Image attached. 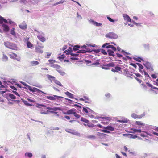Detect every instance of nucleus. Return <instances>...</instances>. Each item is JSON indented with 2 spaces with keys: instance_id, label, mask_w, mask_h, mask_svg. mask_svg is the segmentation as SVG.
Segmentation results:
<instances>
[{
  "instance_id": "f257e3e1",
  "label": "nucleus",
  "mask_w": 158,
  "mask_h": 158,
  "mask_svg": "<svg viewBox=\"0 0 158 158\" xmlns=\"http://www.w3.org/2000/svg\"><path fill=\"white\" fill-rule=\"evenodd\" d=\"M20 83L22 84L24 86L27 87L29 91L32 92H37L38 93H42L43 94H47L43 91L38 89L35 88V87H32L31 86L28 85L25 83L23 82V81H21Z\"/></svg>"
},
{
  "instance_id": "f03ea898",
  "label": "nucleus",
  "mask_w": 158,
  "mask_h": 158,
  "mask_svg": "<svg viewBox=\"0 0 158 158\" xmlns=\"http://www.w3.org/2000/svg\"><path fill=\"white\" fill-rule=\"evenodd\" d=\"M4 45L6 47L8 48L14 50H17L18 47L17 45L12 43L8 41L5 42L4 43Z\"/></svg>"
},
{
  "instance_id": "7ed1b4c3",
  "label": "nucleus",
  "mask_w": 158,
  "mask_h": 158,
  "mask_svg": "<svg viewBox=\"0 0 158 158\" xmlns=\"http://www.w3.org/2000/svg\"><path fill=\"white\" fill-rule=\"evenodd\" d=\"M143 64L150 72L154 71L153 65L150 62L148 61H145Z\"/></svg>"
},
{
  "instance_id": "20e7f679",
  "label": "nucleus",
  "mask_w": 158,
  "mask_h": 158,
  "mask_svg": "<svg viewBox=\"0 0 158 158\" xmlns=\"http://www.w3.org/2000/svg\"><path fill=\"white\" fill-rule=\"evenodd\" d=\"M46 97L47 99L51 100H55L57 99V102H58V100L59 101H62V100L61 99L64 98L63 97L56 95H53L51 96H47Z\"/></svg>"
},
{
  "instance_id": "39448f33",
  "label": "nucleus",
  "mask_w": 158,
  "mask_h": 158,
  "mask_svg": "<svg viewBox=\"0 0 158 158\" xmlns=\"http://www.w3.org/2000/svg\"><path fill=\"white\" fill-rule=\"evenodd\" d=\"M103 129V130H101V131L107 133H110V132L109 131H113L114 130V128L110 125L106 127H104Z\"/></svg>"
},
{
  "instance_id": "423d86ee",
  "label": "nucleus",
  "mask_w": 158,
  "mask_h": 158,
  "mask_svg": "<svg viewBox=\"0 0 158 158\" xmlns=\"http://www.w3.org/2000/svg\"><path fill=\"white\" fill-rule=\"evenodd\" d=\"M105 36L110 39H116L118 38V35L114 32H109L106 34Z\"/></svg>"
},
{
  "instance_id": "0eeeda50",
  "label": "nucleus",
  "mask_w": 158,
  "mask_h": 158,
  "mask_svg": "<svg viewBox=\"0 0 158 158\" xmlns=\"http://www.w3.org/2000/svg\"><path fill=\"white\" fill-rule=\"evenodd\" d=\"M65 131L67 132L70 133L73 135L78 136H80V134L79 133H78L77 131L69 129H66L65 130Z\"/></svg>"
},
{
  "instance_id": "6e6552de",
  "label": "nucleus",
  "mask_w": 158,
  "mask_h": 158,
  "mask_svg": "<svg viewBox=\"0 0 158 158\" xmlns=\"http://www.w3.org/2000/svg\"><path fill=\"white\" fill-rule=\"evenodd\" d=\"M145 115V114L143 113L140 115H138L135 113H133L131 115V117L134 119L139 118L140 119Z\"/></svg>"
},
{
  "instance_id": "1a4fd4ad",
  "label": "nucleus",
  "mask_w": 158,
  "mask_h": 158,
  "mask_svg": "<svg viewBox=\"0 0 158 158\" xmlns=\"http://www.w3.org/2000/svg\"><path fill=\"white\" fill-rule=\"evenodd\" d=\"M46 108L47 109L52 110V111H56L58 110L62 111V110L61 107H46Z\"/></svg>"
},
{
  "instance_id": "9d476101",
  "label": "nucleus",
  "mask_w": 158,
  "mask_h": 158,
  "mask_svg": "<svg viewBox=\"0 0 158 158\" xmlns=\"http://www.w3.org/2000/svg\"><path fill=\"white\" fill-rule=\"evenodd\" d=\"M40 34H39L37 36L38 39L42 42H44L46 40L45 38L43 37L44 34L42 32H41Z\"/></svg>"
},
{
  "instance_id": "9b49d317",
  "label": "nucleus",
  "mask_w": 158,
  "mask_h": 158,
  "mask_svg": "<svg viewBox=\"0 0 158 158\" xmlns=\"http://www.w3.org/2000/svg\"><path fill=\"white\" fill-rule=\"evenodd\" d=\"M89 22L90 23L96 26H100L102 25V24L101 23L97 22L95 21H94V20L92 19H90L89 20Z\"/></svg>"
},
{
  "instance_id": "f8f14e48",
  "label": "nucleus",
  "mask_w": 158,
  "mask_h": 158,
  "mask_svg": "<svg viewBox=\"0 0 158 158\" xmlns=\"http://www.w3.org/2000/svg\"><path fill=\"white\" fill-rule=\"evenodd\" d=\"M123 135L124 136L128 137L130 138L135 139L138 137L136 135L128 133L123 134Z\"/></svg>"
},
{
  "instance_id": "ddd939ff",
  "label": "nucleus",
  "mask_w": 158,
  "mask_h": 158,
  "mask_svg": "<svg viewBox=\"0 0 158 158\" xmlns=\"http://www.w3.org/2000/svg\"><path fill=\"white\" fill-rule=\"evenodd\" d=\"M123 16L125 20L128 22H131V19L127 14H123Z\"/></svg>"
},
{
  "instance_id": "4468645a",
  "label": "nucleus",
  "mask_w": 158,
  "mask_h": 158,
  "mask_svg": "<svg viewBox=\"0 0 158 158\" xmlns=\"http://www.w3.org/2000/svg\"><path fill=\"white\" fill-rule=\"evenodd\" d=\"M3 28V30L6 32H8L10 30V28L8 25L5 24H2L1 25Z\"/></svg>"
},
{
  "instance_id": "2eb2a0df",
  "label": "nucleus",
  "mask_w": 158,
  "mask_h": 158,
  "mask_svg": "<svg viewBox=\"0 0 158 158\" xmlns=\"http://www.w3.org/2000/svg\"><path fill=\"white\" fill-rule=\"evenodd\" d=\"M0 93L2 94V96L6 98L7 100H9V93H5V92L4 91H0Z\"/></svg>"
},
{
  "instance_id": "dca6fc26",
  "label": "nucleus",
  "mask_w": 158,
  "mask_h": 158,
  "mask_svg": "<svg viewBox=\"0 0 158 158\" xmlns=\"http://www.w3.org/2000/svg\"><path fill=\"white\" fill-rule=\"evenodd\" d=\"M27 26L25 22H23L21 24L19 25V27L22 30H25L27 28Z\"/></svg>"
},
{
  "instance_id": "f3484780",
  "label": "nucleus",
  "mask_w": 158,
  "mask_h": 158,
  "mask_svg": "<svg viewBox=\"0 0 158 158\" xmlns=\"http://www.w3.org/2000/svg\"><path fill=\"white\" fill-rule=\"evenodd\" d=\"M3 23H8V21L6 19H5L3 17L0 16V24H3Z\"/></svg>"
},
{
  "instance_id": "a211bd4d",
  "label": "nucleus",
  "mask_w": 158,
  "mask_h": 158,
  "mask_svg": "<svg viewBox=\"0 0 158 158\" xmlns=\"http://www.w3.org/2000/svg\"><path fill=\"white\" fill-rule=\"evenodd\" d=\"M91 51L90 50H80L78 51L77 52V53H82L83 54L85 53L86 52L88 53H90L91 52Z\"/></svg>"
},
{
  "instance_id": "6ab92c4d",
  "label": "nucleus",
  "mask_w": 158,
  "mask_h": 158,
  "mask_svg": "<svg viewBox=\"0 0 158 158\" xmlns=\"http://www.w3.org/2000/svg\"><path fill=\"white\" fill-rule=\"evenodd\" d=\"M65 94L68 96V97L72 99L74 98V95L72 93L69 92L68 91H67L65 93Z\"/></svg>"
},
{
  "instance_id": "aec40b11",
  "label": "nucleus",
  "mask_w": 158,
  "mask_h": 158,
  "mask_svg": "<svg viewBox=\"0 0 158 158\" xmlns=\"http://www.w3.org/2000/svg\"><path fill=\"white\" fill-rule=\"evenodd\" d=\"M76 110L74 108L70 109L67 111V114H68V115H70L71 114H74V113H75Z\"/></svg>"
},
{
  "instance_id": "412c9836",
  "label": "nucleus",
  "mask_w": 158,
  "mask_h": 158,
  "mask_svg": "<svg viewBox=\"0 0 158 158\" xmlns=\"http://www.w3.org/2000/svg\"><path fill=\"white\" fill-rule=\"evenodd\" d=\"M46 76L52 82V80L53 81H54V80L56 79V78L50 75L49 74H47L46 75Z\"/></svg>"
},
{
  "instance_id": "4be33fe9",
  "label": "nucleus",
  "mask_w": 158,
  "mask_h": 158,
  "mask_svg": "<svg viewBox=\"0 0 158 158\" xmlns=\"http://www.w3.org/2000/svg\"><path fill=\"white\" fill-rule=\"evenodd\" d=\"M107 51L109 56H111L114 57L115 56V55L114 54V52L113 51L110 49H108Z\"/></svg>"
},
{
  "instance_id": "5701e85b",
  "label": "nucleus",
  "mask_w": 158,
  "mask_h": 158,
  "mask_svg": "<svg viewBox=\"0 0 158 158\" xmlns=\"http://www.w3.org/2000/svg\"><path fill=\"white\" fill-rule=\"evenodd\" d=\"M35 52L39 53L41 54L43 52V51L42 49L36 47H35Z\"/></svg>"
},
{
  "instance_id": "b1692460",
  "label": "nucleus",
  "mask_w": 158,
  "mask_h": 158,
  "mask_svg": "<svg viewBox=\"0 0 158 158\" xmlns=\"http://www.w3.org/2000/svg\"><path fill=\"white\" fill-rule=\"evenodd\" d=\"M106 135L103 133L100 132H98L97 133V135L98 136H99L100 138H103L105 137V136Z\"/></svg>"
},
{
  "instance_id": "393cba45",
  "label": "nucleus",
  "mask_w": 158,
  "mask_h": 158,
  "mask_svg": "<svg viewBox=\"0 0 158 158\" xmlns=\"http://www.w3.org/2000/svg\"><path fill=\"white\" fill-rule=\"evenodd\" d=\"M77 103L80 104L81 106L78 104H75L74 105V106L76 108H77L78 110H80V109L82 108V107L83 106V105L78 103Z\"/></svg>"
},
{
  "instance_id": "a878e982",
  "label": "nucleus",
  "mask_w": 158,
  "mask_h": 158,
  "mask_svg": "<svg viewBox=\"0 0 158 158\" xmlns=\"http://www.w3.org/2000/svg\"><path fill=\"white\" fill-rule=\"evenodd\" d=\"M30 64L32 66H35L39 64V63L36 61H32L30 62Z\"/></svg>"
},
{
  "instance_id": "bb28decb",
  "label": "nucleus",
  "mask_w": 158,
  "mask_h": 158,
  "mask_svg": "<svg viewBox=\"0 0 158 158\" xmlns=\"http://www.w3.org/2000/svg\"><path fill=\"white\" fill-rule=\"evenodd\" d=\"M39 1V0H29L30 4H37Z\"/></svg>"
},
{
  "instance_id": "cd10ccee",
  "label": "nucleus",
  "mask_w": 158,
  "mask_h": 158,
  "mask_svg": "<svg viewBox=\"0 0 158 158\" xmlns=\"http://www.w3.org/2000/svg\"><path fill=\"white\" fill-rule=\"evenodd\" d=\"M8 60L7 56L5 54H3L2 58V60L3 61H6Z\"/></svg>"
},
{
  "instance_id": "c85d7f7f",
  "label": "nucleus",
  "mask_w": 158,
  "mask_h": 158,
  "mask_svg": "<svg viewBox=\"0 0 158 158\" xmlns=\"http://www.w3.org/2000/svg\"><path fill=\"white\" fill-rule=\"evenodd\" d=\"M50 66L54 68H56L57 69H59L60 68V65L56 64H52L51 65H50Z\"/></svg>"
},
{
  "instance_id": "c756f323",
  "label": "nucleus",
  "mask_w": 158,
  "mask_h": 158,
  "mask_svg": "<svg viewBox=\"0 0 158 158\" xmlns=\"http://www.w3.org/2000/svg\"><path fill=\"white\" fill-rule=\"evenodd\" d=\"M103 66L106 67H114L115 65L113 62H110L107 64H104Z\"/></svg>"
},
{
  "instance_id": "7c9ffc66",
  "label": "nucleus",
  "mask_w": 158,
  "mask_h": 158,
  "mask_svg": "<svg viewBox=\"0 0 158 158\" xmlns=\"http://www.w3.org/2000/svg\"><path fill=\"white\" fill-rule=\"evenodd\" d=\"M133 59L136 61L140 62H141V60L144 61L140 57H138V58L133 57Z\"/></svg>"
},
{
  "instance_id": "2f4dec72",
  "label": "nucleus",
  "mask_w": 158,
  "mask_h": 158,
  "mask_svg": "<svg viewBox=\"0 0 158 158\" xmlns=\"http://www.w3.org/2000/svg\"><path fill=\"white\" fill-rule=\"evenodd\" d=\"M80 47V46L78 45H74L73 48V49L75 51L78 50L79 48Z\"/></svg>"
},
{
  "instance_id": "473e14b6",
  "label": "nucleus",
  "mask_w": 158,
  "mask_h": 158,
  "mask_svg": "<svg viewBox=\"0 0 158 158\" xmlns=\"http://www.w3.org/2000/svg\"><path fill=\"white\" fill-rule=\"evenodd\" d=\"M32 154L30 152H26L25 154V156H27L29 158H31L32 156Z\"/></svg>"
},
{
  "instance_id": "72a5a7b5",
  "label": "nucleus",
  "mask_w": 158,
  "mask_h": 158,
  "mask_svg": "<svg viewBox=\"0 0 158 158\" xmlns=\"http://www.w3.org/2000/svg\"><path fill=\"white\" fill-rule=\"evenodd\" d=\"M15 29L14 28H13L12 29H11V30L10 33L13 35L15 37L16 36V34L15 31Z\"/></svg>"
},
{
  "instance_id": "f704fd0d",
  "label": "nucleus",
  "mask_w": 158,
  "mask_h": 158,
  "mask_svg": "<svg viewBox=\"0 0 158 158\" xmlns=\"http://www.w3.org/2000/svg\"><path fill=\"white\" fill-rule=\"evenodd\" d=\"M20 2L23 3L24 4H26L27 3L30 4L29 0H21Z\"/></svg>"
},
{
  "instance_id": "c9c22d12",
  "label": "nucleus",
  "mask_w": 158,
  "mask_h": 158,
  "mask_svg": "<svg viewBox=\"0 0 158 158\" xmlns=\"http://www.w3.org/2000/svg\"><path fill=\"white\" fill-rule=\"evenodd\" d=\"M27 47L29 48H31L32 46V44L29 41H27Z\"/></svg>"
},
{
  "instance_id": "e433bc0d",
  "label": "nucleus",
  "mask_w": 158,
  "mask_h": 158,
  "mask_svg": "<svg viewBox=\"0 0 158 158\" xmlns=\"http://www.w3.org/2000/svg\"><path fill=\"white\" fill-rule=\"evenodd\" d=\"M135 124L137 125H139H139L144 126V124H145L144 123H142L140 121H136V122H135Z\"/></svg>"
},
{
  "instance_id": "4c0bfd02",
  "label": "nucleus",
  "mask_w": 158,
  "mask_h": 158,
  "mask_svg": "<svg viewBox=\"0 0 158 158\" xmlns=\"http://www.w3.org/2000/svg\"><path fill=\"white\" fill-rule=\"evenodd\" d=\"M10 57L14 59H15V57H17V55L15 53H13L12 54H10Z\"/></svg>"
},
{
  "instance_id": "58836bf2",
  "label": "nucleus",
  "mask_w": 158,
  "mask_h": 158,
  "mask_svg": "<svg viewBox=\"0 0 158 158\" xmlns=\"http://www.w3.org/2000/svg\"><path fill=\"white\" fill-rule=\"evenodd\" d=\"M89 108L86 107H83V111L85 112L87 114L89 111Z\"/></svg>"
},
{
  "instance_id": "ea45409f",
  "label": "nucleus",
  "mask_w": 158,
  "mask_h": 158,
  "mask_svg": "<svg viewBox=\"0 0 158 158\" xmlns=\"http://www.w3.org/2000/svg\"><path fill=\"white\" fill-rule=\"evenodd\" d=\"M53 82L56 84L58 85L59 86H63L61 83L58 81L56 80V79L54 80Z\"/></svg>"
},
{
  "instance_id": "a19ab883",
  "label": "nucleus",
  "mask_w": 158,
  "mask_h": 158,
  "mask_svg": "<svg viewBox=\"0 0 158 158\" xmlns=\"http://www.w3.org/2000/svg\"><path fill=\"white\" fill-rule=\"evenodd\" d=\"M143 46L145 49L149 50V44L148 43L144 44Z\"/></svg>"
},
{
  "instance_id": "79ce46f5",
  "label": "nucleus",
  "mask_w": 158,
  "mask_h": 158,
  "mask_svg": "<svg viewBox=\"0 0 158 158\" xmlns=\"http://www.w3.org/2000/svg\"><path fill=\"white\" fill-rule=\"evenodd\" d=\"M134 77L139 83H140L141 82V79H142L143 78H140L139 77H137L135 76H134Z\"/></svg>"
},
{
  "instance_id": "37998d69",
  "label": "nucleus",
  "mask_w": 158,
  "mask_h": 158,
  "mask_svg": "<svg viewBox=\"0 0 158 158\" xmlns=\"http://www.w3.org/2000/svg\"><path fill=\"white\" fill-rule=\"evenodd\" d=\"M143 72L146 78L147 79H148V78L149 79L151 78L150 77L147 72H146L145 70H143Z\"/></svg>"
},
{
  "instance_id": "c03bdc74",
  "label": "nucleus",
  "mask_w": 158,
  "mask_h": 158,
  "mask_svg": "<svg viewBox=\"0 0 158 158\" xmlns=\"http://www.w3.org/2000/svg\"><path fill=\"white\" fill-rule=\"evenodd\" d=\"M9 98H10L11 99H15L16 98V97L12 94L10 93Z\"/></svg>"
},
{
  "instance_id": "a18cd8bd",
  "label": "nucleus",
  "mask_w": 158,
  "mask_h": 158,
  "mask_svg": "<svg viewBox=\"0 0 158 158\" xmlns=\"http://www.w3.org/2000/svg\"><path fill=\"white\" fill-rule=\"evenodd\" d=\"M56 70L62 76H64L65 74V73L64 72L60 70L57 69Z\"/></svg>"
},
{
  "instance_id": "49530a36",
  "label": "nucleus",
  "mask_w": 158,
  "mask_h": 158,
  "mask_svg": "<svg viewBox=\"0 0 158 158\" xmlns=\"http://www.w3.org/2000/svg\"><path fill=\"white\" fill-rule=\"evenodd\" d=\"M134 74L137 77L139 78H143V76L141 75L140 74L138 73H134Z\"/></svg>"
},
{
  "instance_id": "de8ad7c7",
  "label": "nucleus",
  "mask_w": 158,
  "mask_h": 158,
  "mask_svg": "<svg viewBox=\"0 0 158 158\" xmlns=\"http://www.w3.org/2000/svg\"><path fill=\"white\" fill-rule=\"evenodd\" d=\"M23 102L26 105L31 106H32V104L28 102L27 101H23Z\"/></svg>"
},
{
  "instance_id": "09e8293b",
  "label": "nucleus",
  "mask_w": 158,
  "mask_h": 158,
  "mask_svg": "<svg viewBox=\"0 0 158 158\" xmlns=\"http://www.w3.org/2000/svg\"><path fill=\"white\" fill-rule=\"evenodd\" d=\"M81 120L85 123H88L89 122V121L88 120L85 118H83V117H81Z\"/></svg>"
},
{
  "instance_id": "8fccbe9b",
  "label": "nucleus",
  "mask_w": 158,
  "mask_h": 158,
  "mask_svg": "<svg viewBox=\"0 0 158 158\" xmlns=\"http://www.w3.org/2000/svg\"><path fill=\"white\" fill-rule=\"evenodd\" d=\"M91 51V52H94L95 53H98L100 52V49H93L90 50Z\"/></svg>"
},
{
  "instance_id": "3c124183",
  "label": "nucleus",
  "mask_w": 158,
  "mask_h": 158,
  "mask_svg": "<svg viewBox=\"0 0 158 158\" xmlns=\"http://www.w3.org/2000/svg\"><path fill=\"white\" fill-rule=\"evenodd\" d=\"M100 52L102 54H103L104 55H107V52L104 49H101Z\"/></svg>"
},
{
  "instance_id": "603ef678",
  "label": "nucleus",
  "mask_w": 158,
  "mask_h": 158,
  "mask_svg": "<svg viewBox=\"0 0 158 158\" xmlns=\"http://www.w3.org/2000/svg\"><path fill=\"white\" fill-rule=\"evenodd\" d=\"M114 68L115 69H116V70L117 71V72H118V71H120L121 70V68L118 66H116Z\"/></svg>"
},
{
  "instance_id": "864d4df0",
  "label": "nucleus",
  "mask_w": 158,
  "mask_h": 158,
  "mask_svg": "<svg viewBox=\"0 0 158 158\" xmlns=\"http://www.w3.org/2000/svg\"><path fill=\"white\" fill-rule=\"evenodd\" d=\"M107 18L111 22H114L115 21V20H114L113 19H112L109 16H107Z\"/></svg>"
},
{
  "instance_id": "5fc2aeb1",
  "label": "nucleus",
  "mask_w": 158,
  "mask_h": 158,
  "mask_svg": "<svg viewBox=\"0 0 158 158\" xmlns=\"http://www.w3.org/2000/svg\"><path fill=\"white\" fill-rule=\"evenodd\" d=\"M48 61L51 64L50 65H51L52 64H54L53 63L56 62V61L50 59L48 60Z\"/></svg>"
},
{
  "instance_id": "6e6d98bb",
  "label": "nucleus",
  "mask_w": 158,
  "mask_h": 158,
  "mask_svg": "<svg viewBox=\"0 0 158 158\" xmlns=\"http://www.w3.org/2000/svg\"><path fill=\"white\" fill-rule=\"evenodd\" d=\"M136 64L139 66V68H141V69H143V66L139 63H136Z\"/></svg>"
},
{
  "instance_id": "4d7b16f0",
  "label": "nucleus",
  "mask_w": 158,
  "mask_h": 158,
  "mask_svg": "<svg viewBox=\"0 0 158 158\" xmlns=\"http://www.w3.org/2000/svg\"><path fill=\"white\" fill-rule=\"evenodd\" d=\"M110 44V43H105L102 46V48H106V46H108V45H109Z\"/></svg>"
},
{
  "instance_id": "13d9d810",
  "label": "nucleus",
  "mask_w": 158,
  "mask_h": 158,
  "mask_svg": "<svg viewBox=\"0 0 158 158\" xmlns=\"http://www.w3.org/2000/svg\"><path fill=\"white\" fill-rule=\"evenodd\" d=\"M131 130L132 131L130 132L132 133H135L137 132V129L135 128H131Z\"/></svg>"
},
{
  "instance_id": "bf43d9fd",
  "label": "nucleus",
  "mask_w": 158,
  "mask_h": 158,
  "mask_svg": "<svg viewBox=\"0 0 158 158\" xmlns=\"http://www.w3.org/2000/svg\"><path fill=\"white\" fill-rule=\"evenodd\" d=\"M73 115L74 116H75L77 119L79 118L80 117V115L77 114L76 112L74 113Z\"/></svg>"
},
{
  "instance_id": "052dcab7",
  "label": "nucleus",
  "mask_w": 158,
  "mask_h": 158,
  "mask_svg": "<svg viewBox=\"0 0 158 158\" xmlns=\"http://www.w3.org/2000/svg\"><path fill=\"white\" fill-rule=\"evenodd\" d=\"M88 137L89 138H90V139H96V137L95 136L91 135H89L88 136Z\"/></svg>"
},
{
  "instance_id": "680f3d73",
  "label": "nucleus",
  "mask_w": 158,
  "mask_h": 158,
  "mask_svg": "<svg viewBox=\"0 0 158 158\" xmlns=\"http://www.w3.org/2000/svg\"><path fill=\"white\" fill-rule=\"evenodd\" d=\"M101 118L103 119L106 120H110V118L108 117H104Z\"/></svg>"
},
{
  "instance_id": "e2e57ef3",
  "label": "nucleus",
  "mask_w": 158,
  "mask_h": 158,
  "mask_svg": "<svg viewBox=\"0 0 158 158\" xmlns=\"http://www.w3.org/2000/svg\"><path fill=\"white\" fill-rule=\"evenodd\" d=\"M77 18H78L79 19H82V17L79 14L78 12H77Z\"/></svg>"
},
{
  "instance_id": "0e129e2a",
  "label": "nucleus",
  "mask_w": 158,
  "mask_h": 158,
  "mask_svg": "<svg viewBox=\"0 0 158 158\" xmlns=\"http://www.w3.org/2000/svg\"><path fill=\"white\" fill-rule=\"evenodd\" d=\"M70 55L72 56H73L74 57H76L78 55L77 53H73L72 52H71L70 53Z\"/></svg>"
},
{
  "instance_id": "69168bd1",
  "label": "nucleus",
  "mask_w": 158,
  "mask_h": 158,
  "mask_svg": "<svg viewBox=\"0 0 158 158\" xmlns=\"http://www.w3.org/2000/svg\"><path fill=\"white\" fill-rule=\"evenodd\" d=\"M26 135H27L28 139L31 141V138H30L31 133H28Z\"/></svg>"
},
{
  "instance_id": "338daca9",
  "label": "nucleus",
  "mask_w": 158,
  "mask_h": 158,
  "mask_svg": "<svg viewBox=\"0 0 158 158\" xmlns=\"http://www.w3.org/2000/svg\"><path fill=\"white\" fill-rule=\"evenodd\" d=\"M111 48L114 51H116L117 50V49L116 47H114V46L112 45H111Z\"/></svg>"
},
{
  "instance_id": "774afa93",
  "label": "nucleus",
  "mask_w": 158,
  "mask_h": 158,
  "mask_svg": "<svg viewBox=\"0 0 158 158\" xmlns=\"http://www.w3.org/2000/svg\"><path fill=\"white\" fill-rule=\"evenodd\" d=\"M65 57V56L64 54H62L58 57V58L59 59H63Z\"/></svg>"
}]
</instances>
